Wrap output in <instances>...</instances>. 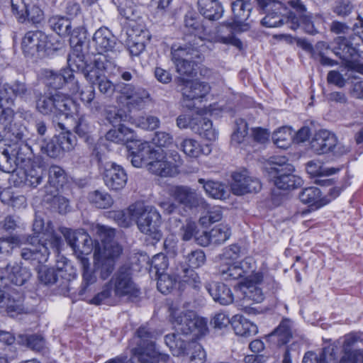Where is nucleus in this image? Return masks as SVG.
I'll return each instance as SVG.
<instances>
[{
  "label": "nucleus",
  "instance_id": "1",
  "mask_svg": "<svg viewBox=\"0 0 363 363\" xmlns=\"http://www.w3.org/2000/svg\"><path fill=\"white\" fill-rule=\"evenodd\" d=\"M205 41L231 45L239 49H242V47L240 40L233 35L223 37L206 35L201 38L191 36L188 38L186 43L179 45H173L171 48L172 60L179 74L186 77L196 75L195 67L197 63L201 61V48L204 46Z\"/></svg>",
  "mask_w": 363,
  "mask_h": 363
},
{
  "label": "nucleus",
  "instance_id": "2",
  "mask_svg": "<svg viewBox=\"0 0 363 363\" xmlns=\"http://www.w3.org/2000/svg\"><path fill=\"white\" fill-rule=\"evenodd\" d=\"M140 294V289L133 280L131 267L125 264L118 268L89 303L113 306L119 304L124 297L136 298Z\"/></svg>",
  "mask_w": 363,
  "mask_h": 363
},
{
  "label": "nucleus",
  "instance_id": "3",
  "mask_svg": "<svg viewBox=\"0 0 363 363\" xmlns=\"http://www.w3.org/2000/svg\"><path fill=\"white\" fill-rule=\"evenodd\" d=\"M33 230L36 236L28 238V247L21 250V257L26 260L37 261L42 264L47 262L50 247L55 252H59L63 243L60 233H57L51 222H48L46 226L43 219L35 218L33 224Z\"/></svg>",
  "mask_w": 363,
  "mask_h": 363
},
{
  "label": "nucleus",
  "instance_id": "4",
  "mask_svg": "<svg viewBox=\"0 0 363 363\" xmlns=\"http://www.w3.org/2000/svg\"><path fill=\"white\" fill-rule=\"evenodd\" d=\"M160 333L147 325H141L135 332L136 346L131 352L141 363H167L169 355L156 350L155 340Z\"/></svg>",
  "mask_w": 363,
  "mask_h": 363
},
{
  "label": "nucleus",
  "instance_id": "5",
  "mask_svg": "<svg viewBox=\"0 0 363 363\" xmlns=\"http://www.w3.org/2000/svg\"><path fill=\"white\" fill-rule=\"evenodd\" d=\"M36 109L44 116H65L67 119L77 113L78 105L70 97L59 92L35 94Z\"/></svg>",
  "mask_w": 363,
  "mask_h": 363
},
{
  "label": "nucleus",
  "instance_id": "6",
  "mask_svg": "<svg viewBox=\"0 0 363 363\" xmlns=\"http://www.w3.org/2000/svg\"><path fill=\"white\" fill-rule=\"evenodd\" d=\"M255 9L260 13L265 14L261 23L264 26L269 28L279 27L286 25L291 30H296L298 27V21L290 11L285 15L282 11H286L283 3L278 0H255Z\"/></svg>",
  "mask_w": 363,
  "mask_h": 363
},
{
  "label": "nucleus",
  "instance_id": "7",
  "mask_svg": "<svg viewBox=\"0 0 363 363\" xmlns=\"http://www.w3.org/2000/svg\"><path fill=\"white\" fill-rule=\"evenodd\" d=\"M53 122L57 128L65 132L53 136L49 140L38 138L35 141V149H37V152H39L50 158L56 159L62 156L65 152L72 150L77 145V139L65 123L57 122L56 120Z\"/></svg>",
  "mask_w": 363,
  "mask_h": 363
},
{
  "label": "nucleus",
  "instance_id": "8",
  "mask_svg": "<svg viewBox=\"0 0 363 363\" xmlns=\"http://www.w3.org/2000/svg\"><path fill=\"white\" fill-rule=\"evenodd\" d=\"M131 218L135 220L139 230L155 240L162 236L160 226L162 217L158 210L152 206L132 205L128 208Z\"/></svg>",
  "mask_w": 363,
  "mask_h": 363
},
{
  "label": "nucleus",
  "instance_id": "9",
  "mask_svg": "<svg viewBox=\"0 0 363 363\" xmlns=\"http://www.w3.org/2000/svg\"><path fill=\"white\" fill-rule=\"evenodd\" d=\"M171 322L177 333L192 335L195 338L204 336L208 332L207 320L193 311H172Z\"/></svg>",
  "mask_w": 363,
  "mask_h": 363
},
{
  "label": "nucleus",
  "instance_id": "10",
  "mask_svg": "<svg viewBox=\"0 0 363 363\" xmlns=\"http://www.w3.org/2000/svg\"><path fill=\"white\" fill-rule=\"evenodd\" d=\"M37 152L35 149V142L32 145L23 142L16 143L12 146L5 148L1 152L3 159L6 162V166H4L3 171L13 172L20 168H23L32 164V155Z\"/></svg>",
  "mask_w": 363,
  "mask_h": 363
},
{
  "label": "nucleus",
  "instance_id": "11",
  "mask_svg": "<svg viewBox=\"0 0 363 363\" xmlns=\"http://www.w3.org/2000/svg\"><path fill=\"white\" fill-rule=\"evenodd\" d=\"M185 262L179 264L175 269V274L182 283L186 284L189 286L197 289L200 286L201 281L198 274L194 270L204 264L206 255L203 250H192L184 256Z\"/></svg>",
  "mask_w": 363,
  "mask_h": 363
},
{
  "label": "nucleus",
  "instance_id": "12",
  "mask_svg": "<svg viewBox=\"0 0 363 363\" xmlns=\"http://www.w3.org/2000/svg\"><path fill=\"white\" fill-rule=\"evenodd\" d=\"M121 252V247L116 245H107L105 250H101V247L94 250L93 267L102 280H106L113 273L116 259Z\"/></svg>",
  "mask_w": 363,
  "mask_h": 363
},
{
  "label": "nucleus",
  "instance_id": "13",
  "mask_svg": "<svg viewBox=\"0 0 363 363\" xmlns=\"http://www.w3.org/2000/svg\"><path fill=\"white\" fill-rule=\"evenodd\" d=\"M42 80L47 87L54 90L67 86L72 94L80 91L79 82L70 69H62L60 72L45 69L42 72Z\"/></svg>",
  "mask_w": 363,
  "mask_h": 363
},
{
  "label": "nucleus",
  "instance_id": "14",
  "mask_svg": "<svg viewBox=\"0 0 363 363\" xmlns=\"http://www.w3.org/2000/svg\"><path fill=\"white\" fill-rule=\"evenodd\" d=\"M116 62L113 58L108 55H97L92 62L88 64L83 72L86 79L91 84L105 77L106 74L115 75Z\"/></svg>",
  "mask_w": 363,
  "mask_h": 363
},
{
  "label": "nucleus",
  "instance_id": "15",
  "mask_svg": "<svg viewBox=\"0 0 363 363\" xmlns=\"http://www.w3.org/2000/svg\"><path fill=\"white\" fill-rule=\"evenodd\" d=\"M249 1L237 0L231 2L233 21L225 22L221 25L218 29V33L223 31L222 28L223 27H226V28L229 29V34L225 37L233 35L236 38L233 31L243 32L248 30V25L243 23L249 18L252 8ZM237 39L238 38H237Z\"/></svg>",
  "mask_w": 363,
  "mask_h": 363
},
{
  "label": "nucleus",
  "instance_id": "16",
  "mask_svg": "<svg viewBox=\"0 0 363 363\" xmlns=\"http://www.w3.org/2000/svg\"><path fill=\"white\" fill-rule=\"evenodd\" d=\"M169 195L183 206L185 211L199 208H206L208 206L206 200L195 189L188 186H174L170 189Z\"/></svg>",
  "mask_w": 363,
  "mask_h": 363
},
{
  "label": "nucleus",
  "instance_id": "17",
  "mask_svg": "<svg viewBox=\"0 0 363 363\" xmlns=\"http://www.w3.org/2000/svg\"><path fill=\"white\" fill-rule=\"evenodd\" d=\"M311 150L318 155L333 152L335 155H342L349 152V148L337 146L336 136L326 130L317 132L311 141Z\"/></svg>",
  "mask_w": 363,
  "mask_h": 363
},
{
  "label": "nucleus",
  "instance_id": "18",
  "mask_svg": "<svg viewBox=\"0 0 363 363\" xmlns=\"http://www.w3.org/2000/svg\"><path fill=\"white\" fill-rule=\"evenodd\" d=\"M127 148L129 151L128 157H130V162L135 167H147L158 151L155 150L149 143L135 139L127 144Z\"/></svg>",
  "mask_w": 363,
  "mask_h": 363
},
{
  "label": "nucleus",
  "instance_id": "19",
  "mask_svg": "<svg viewBox=\"0 0 363 363\" xmlns=\"http://www.w3.org/2000/svg\"><path fill=\"white\" fill-rule=\"evenodd\" d=\"M252 259L245 258L241 262H230L223 259L218 268V274L226 281L236 280L246 277L252 271Z\"/></svg>",
  "mask_w": 363,
  "mask_h": 363
},
{
  "label": "nucleus",
  "instance_id": "20",
  "mask_svg": "<svg viewBox=\"0 0 363 363\" xmlns=\"http://www.w3.org/2000/svg\"><path fill=\"white\" fill-rule=\"evenodd\" d=\"M232 177L230 188L235 195L241 196L248 193H256L262 188L259 180L250 176L247 170L235 172Z\"/></svg>",
  "mask_w": 363,
  "mask_h": 363
},
{
  "label": "nucleus",
  "instance_id": "21",
  "mask_svg": "<svg viewBox=\"0 0 363 363\" xmlns=\"http://www.w3.org/2000/svg\"><path fill=\"white\" fill-rule=\"evenodd\" d=\"M168 263L167 258L162 255L155 256L152 260V267L155 269L157 274V286L162 294H168L173 289L177 281L181 282L176 274L174 277L164 273V270L167 268Z\"/></svg>",
  "mask_w": 363,
  "mask_h": 363
},
{
  "label": "nucleus",
  "instance_id": "22",
  "mask_svg": "<svg viewBox=\"0 0 363 363\" xmlns=\"http://www.w3.org/2000/svg\"><path fill=\"white\" fill-rule=\"evenodd\" d=\"M336 45L332 52L338 57L347 67H353L359 57H363V51L352 46L350 42L345 37H337L335 40Z\"/></svg>",
  "mask_w": 363,
  "mask_h": 363
},
{
  "label": "nucleus",
  "instance_id": "23",
  "mask_svg": "<svg viewBox=\"0 0 363 363\" xmlns=\"http://www.w3.org/2000/svg\"><path fill=\"white\" fill-rule=\"evenodd\" d=\"M103 179L110 190L118 191L126 185L128 176L122 166L115 162H109L104 167Z\"/></svg>",
  "mask_w": 363,
  "mask_h": 363
},
{
  "label": "nucleus",
  "instance_id": "24",
  "mask_svg": "<svg viewBox=\"0 0 363 363\" xmlns=\"http://www.w3.org/2000/svg\"><path fill=\"white\" fill-rule=\"evenodd\" d=\"M206 82L199 81H184L182 89L184 106L189 109L194 107V101L204 98L210 91Z\"/></svg>",
  "mask_w": 363,
  "mask_h": 363
},
{
  "label": "nucleus",
  "instance_id": "25",
  "mask_svg": "<svg viewBox=\"0 0 363 363\" xmlns=\"http://www.w3.org/2000/svg\"><path fill=\"white\" fill-rule=\"evenodd\" d=\"M93 43L98 55L103 52H114L117 50V39L106 27H101L95 31L92 37Z\"/></svg>",
  "mask_w": 363,
  "mask_h": 363
},
{
  "label": "nucleus",
  "instance_id": "26",
  "mask_svg": "<svg viewBox=\"0 0 363 363\" xmlns=\"http://www.w3.org/2000/svg\"><path fill=\"white\" fill-rule=\"evenodd\" d=\"M14 173L18 178V182L30 187H36L39 185L45 176L44 169L33 163L16 169Z\"/></svg>",
  "mask_w": 363,
  "mask_h": 363
},
{
  "label": "nucleus",
  "instance_id": "27",
  "mask_svg": "<svg viewBox=\"0 0 363 363\" xmlns=\"http://www.w3.org/2000/svg\"><path fill=\"white\" fill-rule=\"evenodd\" d=\"M287 5L291 6L297 14L294 15L298 21V27H302L306 33L310 35H315L318 29L315 26V21L313 20L311 15L306 14V8L301 0H288Z\"/></svg>",
  "mask_w": 363,
  "mask_h": 363
},
{
  "label": "nucleus",
  "instance_id": "28",
  "mask_svg": "<svg viewBox=\"0 0 363 363\" xmlns=\"http://www.w3.org/2000/svg\"><path fill=\"white\" fill-rule=\"evenodd\" d=\"M77 259L82 270V281L79 294L85 295L92 290V286L97 282V273L91 264L88 257L78 255Z\"/></svg>",
  "mask_w": 363,
  "mask_h": 363
},
{
  "label": "nucleus",
  "instance_id": "29",
  "mask_svg": "<svg viewBox=\"0 0 363 363\" xmlns=\"http://www.w3.org/2000/svg\"><path fill=\"white\" fill-rule=\"evenodd\" d=\"M357 341V337L354 334H349L344 337L342 356L337 363H363V349L353 347Z\"/></svg>",
  "mask_w": 363,
  "mask_h": 363
},
{
  "label": "nucleus",
  "instance_id": "30",
  "mask_svg": "<svg viewBox=\"0 0 363 363\" xmlns=\"http://www.w3.org/2000/svg\"><path fill=\"white\" fill-rule=\"evenodd\" d=\"M184 26L186 32L190 33V35H187L184 37V43H186L188 38L191 36H196L198 38L204 37L206 35L222 36L218 33H207L199 16L193 11H188L185 14L184 18Z\"/></svg>",
  "mask_w": 363,
  "mask_h": 363
},
{
  "label": "nucleus",
  "instance_id": "31",
  "mask_svg": "<svg viewBox=\"0 0 363 363\" xmlns=\"http://www.w3.org/2000/svg\"><path fill=\"white\" fill-rule=\"evenodd\" d=\"M24 52L32 53L45 50L48 46V36L40 30L28 31L22 40Z\"/></svg>",
  "mask_w": 363,
  "mask_h": 363
},
{
  "label": "nucleus",
  "instance_id": "32",
  "mask_svg": "<svg viewBox=\"0 0 363 363\" xmlns=\"http://www.w3.org/2000/svg\"><path fill=\"white\" fill-rule=\"evenodd\" d=\"M147 168L151 173L160 177H172L176 172V166L167 160L162 150L157 151L156 157L151 160Z\"/></svg>",
  "mask_w": 363,
  "mask_h": 363
},
{
  "label": "nucleus",
  "instance_id": "33",
  "mask_svg": "<svg viewBox=\"0 0 363 363\" xmlns=\"http://www.w3.org/2000/svg\"><path fill=\"white\" fill-rule=\"evenodd\" d=\"M205 288L213 299L220 305L226 306L232 303L234 300L231 289L221 282L207 283Z\"/></svg>",
  "mask_w": 363,
  "mask_h": 363
},
{
  "label": "nucleus",
  "instance_id": "34",
  "mask_svg": "<svg viewBox=\"0 0 363 363\" xmlns=\"http://www.w3.org/2000/svg\"><path fill=\"white\" fill-rule=\"evenodd\" d=\"M337 347L334 345H330L316 353L313 351H308L305 353L302 363H337Z\"/></svg>",
  "mask_w": 363,
  "mask_h": 363
},
{
  "label": "nucleus",
  "instance_id": "35",
  "mask_svg": "<svg viewBox=\"0 0 363 363\" xmlns=\"http://www.w3.org/2000/svg\"><path fill=\"white\" fill-rule=\"evenodd\" d=\"M140 29H134L132 34H129L131 38L128 41V49L133 56H138L145 48V44L150 40V34L147 29L140 24Z\"/></svg>",
  "mask_w": 363,
  "mask_h": 363
},
{
  "label": "nucleus",
  "instance_id": "36",
  "mask_svg": "<svg viewBox=\"0 0 363 363\" xmlns=\"http://www.w3.org/2000/svg\"><path fill=\"white\" fill-rule=\"evenodd\" d=\"M231 235L230 228L228 225L220 224L213 228L209 232H205L201 240H197L201 245L210 243L220 245L224 243Z\"/></svg>",
  "mask_w": 363,
  "mask_h": 363
},
{
  "label": "nucleus",
  "instance_id": "37",
  "mask_svg": "<svg viewBox=\"0 0 363 363\" xmlns=\"http://www.w3.org/2000/svg\"><path fill=\"white\" fill-rule=\"evenodd\" d=\"M286 172L282 174H277L273 176L274 185L284 190L294 189L300 186L303 180L301 177H297L293 174L294 167L293 165H288L284 169Z\"/></svg>",
  "mask_w": 363,
  "mask_h": 363
},
{
  "label": "nucleus",
  "instance_id": "38",
  "mask_svg": "<svg viewBox=\"0 0 363 363\" xmlns=\"http://www.w3.org/2000/svg\"><path fill=\"white\" fill-rule=\"evenodd\" d=\"M298 196L303 203L314 207L315 209L320 208L330 201V199L323 196L320 189L315 186H309L302 189Z\"/></svg>",
  "mask_w": 363,
  "mask_h": 363
},
{
  "label": "nucleus",
  "instance_id": "39",
  "mask_svg": "<svg viewBox=\"0 0 363 363\" xmlns=\"http://www.w3.org/2000/svg\"><path fill=\"white\" fill-rule=\"evenodd\" d=\"M199 13L210 21H218L224 12L222 4L219 0H198Z\"/></svg>",
  "mask_w": 363,
  "mask_h": 363
},
{
  "label": "nucleus",
  "instance_id": "40",
  "mask_svg": "<svg viewBox=\"0 0 363 363\" xmlns=\"http://www.w3.org/2000/svg\"><path fill=\"white\" fill-rule=\"evenodd\" d=\"M23 301L24 296L23 294L11 287L8 296H6L1 307L5 308L7 313L11 315H13V313L20 314L23 313L25 310Z\"/></svg>",
  "mask_w": 363,
  "mask_h": 363
},
{
  "label": "nucleus",
  "instance_id": "41",
  "mask_svg": "<svg viewBox=\"0 0 363 363\" xmlns=\"http://www.w3.org/2000/svg\"><path fill=\"white\" fill-rule=\"evenodd\" d=\"M231 325L237 335L249 337L256 335L258 328L242 315H236L231 320Z\"/></svg>",
  "mask_w": 363,
  "mask_h": 363
},
{
  "label": "nucleus",
  "instance_id": "42",
  "mask_svg": "<svg viewBox=\"0 0 363 363\" xmlns=\"http://www.w3.org/2000/svg\"><path fill=\"white\" fill-rule=\"evenodd\" d=\"M164 342L174 356L189 355V345L191 342L182 340L179 334L172 333L165 335Z\"/></svg>",
  "mask_w": 363,
  "mask_h": 363
},
{
  "label": "nucleus",
  "instance_id": "43",
  "mask_svg": "<svg viewBox=\"0 0 363 363\" xmlns=\"http://www.w3.org/2000/svg\"><path fill=\"white\" fill-rule=\"evenodd\" d=\"M0 89L5 94V96L11 97L13 101V98L26 99L30 95V89L24 82L16 80L11 84H4Z\"/></svg>",
  "mask_w": 363,
  "mask_h": 363
},
{
  "label": "nucleus",
  "instance_id": "44",
  "mask_svg": "<svg viewBox=\"0 0 363 363\" xmlns=\"http://www.w3.org/2000/svg\"><path fill=\"white\" fill-rule=\"evenodd\" d=\"M192 130L208 140H214L218 135L216 129L213 128L211 121L199 115L196 116V121L193 125Z\"/></svg>",
  "mask_w": 363,
  "mask_h": 363
},
{
  "label": "nucleus",
  "instance_id": "45",
  "mask_svg": "<svg viewBox=\"0 0 363 363\" xmlns=\"http://www.w3.org/2000/svg\"><path fill=\"white\" fill-rule=\"evenodd\" d=\"M6 270L8 278L6 279L17 286L23 285L31 277V273L27 267L17 263L12 266L7 265Z\"/></svg>",
  "mask_w": 363,
  "mask_h": 363
},
{
  "label": "nucleus",
  "instance_id": "46",
  "mask_svg": "<svg viewBox=\"0 0 363 363\" xmlns=\"http://www.w3.org/2000/svg\"><path fill=\"white\" fill-rule=\"evenodd\" d=\"M279 345L288 343L294 338L292 333V322L289 319H284L279 326L269 335Z\"/></svg>",
  "mask_w": 363,
  "mask_h": 363
},
{
  "label": "nucleus",
  "instance_id": "47",
  "mask_svg": "<svg viewBox=\"0 0 363 363\" xmlns=\"http://www.w3.org/2000/svg\"><path fill=\"white\" fill-rule=\"evenodd\" d=\"M67 175L65 171L60 166L51 165L48 169V183L55 189L50 193H56L60 188H62L67 182Z\"/></svg>",
  "mask_w": 363,
  "mask_h": 363
},
{
  "label": "nucleus",
  "instance_id": "48",
  "mask_svg": "<svg viewBox=\"0 0 363 363\" xmlns=\"http://www.w3.org/2000/svg\"><path fill=\"white\" fill-rule=\"evenodd\" d=\"M198 182L203 185L206 194L217 199H225L227 196L226 186L225 184L213 180L199 179Z\"/></svg>",
  "mask_w": 363,
  "mask_h": 363
},
{
  "label": "nucleus",
  "instance_id": "49",
  "mask_svg": "<svg viewBox=\"0 0 363 363\" xmlns=\"http://www.w3.org/2000/svg\"><path fill=\"white\" fill-rule=\"evenodd\" d=\"M87 199L90 204L99 209H106L113 203L112 196L105 191L94 190L88 194Z\"/></svg>",
  "mask_w": 363,
  "mask_h": 363
},
{
  "label": "nucleus",
  "instance_id": "50",
  "mask_svg": "<svg viewBox=\"0 0 363 363\" xmlns=\"http://www.w3.org/2000/svg\"><path fill=\"white\" fill-rule=\"evenodd\" d=\"M179 149L190 157H198L201 154L208 155L211 152L208 145L201 147L199 142L189 138L184 139L180 143Z\"/></svg>",
  "mask_w": 363,
  "mask_h": 363
},
{
  "label": "nucleus",
  "instance_id": "51",
  "mask_svg": "<svg viewBox=\"0 0 363 363\" xmlns=\"http://www.w3.org/2000/svg\"><path fill=\"white\" fill-rule=\"evenodd\" d=\"M107 140L114 142L116 143H129L133 140V135L131 130L125 125L118 126V129H111L106 134Z\"/></svg>",
  "mask_w": 363,
  "mask_h": 363
},
{
  "label": "nucleus",
  "instance_id": "52",
  "mask_svg": "<svg viewBox=\"0 0 363 363\" xmlns=\"http://www.w3.org/2000/svg\"><path fill=\"white\" fill-rule=\"evenodd\" d=\"M274 143L279 148H287L293 139V130L290 127L283 126L273 133Z\"/></svg>",
  "mask_w": 363,
  "mask_h": 363
},
{
  "label": "nucleus",
  "instance_id": "53",
  "mask_svg": "<svg viewBox=\"0 0 363 363\" xmlns=\"http://www.w3.org/2000/svg\"><path fill=\"white\" fill-rule=\"evenodd\" d=\"M72 130L79 138H84L86 143L92 142L93 139L90 135L91 126L85 116L82 115L74 118Z\"/></svg>",
  "mask_w": 363,
  "mask_h": 363
},
{
  "label": "nucleus",
  "instance_id": "54",
  "mask_svg": "<svg viewBox=\"0 0 363 363\" xmlns=\"http://www.w3.org/2000/svg\"><path fill=\"white\" fill-rule=\"evenodd\" d=\"M96 230L101 243H98L95 250H98L101 247V250H105V247H107V245H111V247H113V245L120 246L118 243L113 241L115 237V230L113 228L106 225H98Z\"/></svg>",
  "mask_w": 363,
  "mask_h": 363
},
{
  "label": "nucleus",
  "instance_id": "55",
  "mask_svg": "<svg viewBox=\"0 0 363 363\" xmlns=\"http://www.w3.org/2000/svg\"><path fill=\"white\" fill-rule=\"evenodd\" d=\"M48 23L50 28L59 35L66 37L70 34L72 23L68 18L55 16L51 17Z\"/></svg>",
  "mask_w": 363,
  "mask_h": 363
},
{
  "label": "nucleus",
  "instance_id": "56",
  "mask_svg": "<svg viewBox=\"0 0 363 363\" xmlns=\"http://www.w3.org/2000/svg\"><path fill=\"white\" fill-rule=\"evenodd\" d=\"M240 291L243 295L244 301H252L253 302L260 303L264 300V294L261 288L253 284L247 283L242 285Z\"/></svg>",
  "mask_w": 363,
  "mask_h": 363
},
{
  "label": "nucleus",
  "instance_id": "57",
  "mask_svg": "<svg viewBox=\"0 0 363 363\" xmlns=\"http://www.w3.org/2000/svg\"><path fill=\"white\" fill-rule=\"evenodd\" d=\"M189 355L183 360V363H204L206 352L201 345L196 342L192 341L189 345Z\"/></svg>",
  "mask_w": 363,
  "mask_h": 363
},
{
  "label": "nucleus",
  "instance_id": "58",
  "mask_svg": "<svg viewBox=\"0 0 363 363\" xmlns=\"http://www.w3.org/2000/svg\"><path fill=\"white\" fill-rule=\"evenodd\" d=\"M58 274L54 268L40 265L38 269V278L45 285H52L58 281Z\"/></svg>",
  "mask_w": 363,
  "mask_h": 363
},
{
  "label": "nucleus",
  "instance_id": "59",
  "mask_svg": "<svg viewBox=\"0 0 363 363\" xmlns=\"http://www.w3.org/2000/svg\"><path fill=\"white\" fill-rule=\"evenodd\" d=\"M121 13L129 21V26L132 28V32H134V29H140V24L145 26L138 10L131 7H127L123 9Z\"/></svg>",
  "mask_w": 363,
  "mask_h": 363
},
{
  "label": "nucleus",
  "instance_id": "60",
  "mask_svg": "<svg viewBox=\"0 0 363 363\" xmlns=\"http://www.w3.org/2000/svg\"><path fill=\"white\" fill-rule=\"evenodd\" d=\"M235 124L237 128L231 137V143L233 145H240L245 141L248 129L247 122L242 118L238 119Z\"/></svg>",
  "mask_w": 363,
  "mask_h": 363
},
{
  "label": "nucleus",
  "instance_id": "61",
  "mask_svg": "<svg viewBox=\"0 0 363 363\" xmlns=\"http://www.w3.org/2000/svg\"><path fill=\"white\" fill-rule=\"evenodd\" d=\"M61 233L64 235L67 242L72 248L75 254L77 253V250H79L80 240L86 239L85 233H77L67 228H65Z\"/></svg>",
  "mask_w": 363,
  "mask_h": 363
},
{
  "label": "nucleus",
  "instance_id": "62",
  "mask_svg": "<svg viewBox=\"0 0 363 363\" xmlns=\"http://www.w3.org/2000/svg\"><path fill=\"white\" fill-rule=\"evenodd\" d=\"M152 99L147 90L142 87H136L129 104L134 107L141 108Z\"/></svg>",
  "mask_w": 363,
  "mask_h": 363
},
{
  "label": "nucleus",
  "instance_id": "63",
  "mask_svg": "<svg viewBox=\"0 0 363 363\" xmlns=\"http://www.w3.org/2000/svg\"><path fill=\"white\" fill-rule=\"evenodd\" d=\"M11 105L13 101L11 100V97L5 96V94L0 89V119L12 121L13 111L11 108Z\"/></svg>",
  "mask_w": 363,
  "mask_h": 363
},
{
  "label": "nucleus",
  "instance_id": "64",
  "mask_svg": "<svg viewBox=\"0 0 363 363\" xmlns=\"http://www.w3.org/2000/svg\"><path fill=\"white\" fill-rule=\"evenodd\" d=\"M354 9L351 0H336L333 7V12L339 17L349 16Z\"/></svg>",
  "mask_w": 363,
  "mask_h": 363
}]
</instances>
